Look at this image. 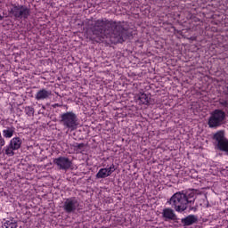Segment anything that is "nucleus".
I'll use <instances>...</instances> for the list:
<instances>
[{"label":"nucleus","mask_w":228,"mask_h":228,"mask_svg":"<svg viewBox=\"0 0 228 228\" xmlns=\"http://www.w3.org/2000/svg\"><path fill=\"white\" fill-rule=\"evenodd\" d=\"M77 208H79V201H77L76 197L66 199L62 206V209L65 213H68V215H70V213H76V209H77Z\"/></svg>","instance_id":"0eeeda50"},{"label":"nucleus","mask_w":228,"mask_h":228,"mask_svg":"<svg viewBox=\"0 0 228 228\" xmlns=\"http://www.w3.org/2000/svg\"><path fill=\"white\" fill-rule=\"evenodd\" d=\"M4 143H5V141H4V138H3V135L1 134V132H0V154H3V147H4Z\"/></svg>","instance_id":"a211bd4d"},{"label":"nucleus","mask_w":228,"mask_h":228,"mask_svg":"<svg viewBox=\"0 0 228 228\" xmlns=\"http://www.w3.org/2000/svg\"><path fill=\"white\" fill-rule=\"evenodd\" d=\"M92 31L96 37L108 38L110 44H124L131 33L129 29L125 28L124 23L120 21L109 20L102 19L93 21Z\"/></svg>","instance_id":"f257e3e1"},{"label":"nucleus","mask_w":228,"mask_h":228,"mask_svg":"<svg viewBox=\"0 0 228 228\" xmlns=\"http://www.w3.org/2000/svg\"><path fill=\"white\" fill-rule=\"evenodd\" d=\"M199 208V205H196L195 207H192L191 205H189V211H197Z\"/></svg>","instance_id":"b1692460"},{"label":"nucleus","mask_w":228,"mask_h":228,"mask_svg":"<svg viewBox=\"0 0 228 228\" xmlns=\"http://www.w3.org/2000/svg\"><path fill=\"white\" fill-rule=\"evenodd\" d=\"M3 228H17V223L12 221H6L3 225Z\"/></svg>","instance_id":"dca6fc26"},{"label":"nucleus","mask_w":228,"mask_h":228,"mask_svg":"<svg viewBox=\"0 0 228 228\" xmlns=\"http://www.w3.org/2000/svg\"><path fill=\"white\" fill-rule=\"evenodd\" d=\"M181 222L183 224V227H188L190 225H193V224H197V222H199V218L195 215H190L185 218H183Z\"/></svg>","instance_id":"1a4fd4ad"},{"label":"nucleus","mask_w":228,"mask_h":228,"mask_svg":"<svg viewBox=\"0 0 228 228\" xmlns=\"http://www.w3.org/2000/svg\"><path fill=\"white\" fill-rule=\"evenodd\" d=\"M49 97H51V91L46 89H41L36 94L37 101H44L45 99H49Z\"/></svg>","instance_id":"9b49d317"},{"label":"nucleus","mask_w":228,"mask_h":228,"mask_svg":"<svg viewBox=\"0 0 228 228\" xmlns=\"http://www.w3.org/2000/svg\"><path fill=\"white\" fill-rule=\"evenodd\" d=\"M13 151H16L15 148H12V146L9 144L5 149V154L7 156H14L15 152H13Z\"/></svg>","instance_id":"f3484780"},{"label":"nucleus","mask_w":228,"mask_h":228,"mask_svg":"<svg viewBox=\"0 0 228 228\" xmlns=\"http://www.w3.org/2000/svg\"><path fill=\"white\" fill-rule=\"evenodd\" d=\"M138 99L142 102V104H145L146 106H149V104H151V98L145 93L141 94Z\"/></svg>","instance_id":"2eb2a0df"},{"label":"nucleus","mask_w":228,"mask_h":228,"mask_svg":"<svg viewBox=\"0 0 228 228\" xmlns=\"http://www.w3.org/2000/svg\"><path fill=\"white\" fill-rule=\"evenodd\" d=\"M73 147H74L75 149H79V150L81 151V149H84V148H85V143H77V142H76V143L73 145Z\"/></svg>","instance_id":"4be33fe9"},{"label":"nucleus","mask_w":228,"mask_h":228,"mask_svg":"<svg viewBox=\"0 0 228 228\" xmlns=\"http://www.w3.org/2000/svg\"><path fill=\"white\" fill-rule=\"evenodd\" d=\"M52 106H53V108H61V105L60 103H55Z\"/></svg>","instance_id":"393cba45"},{"label":"nucleus","mask_w":228,"mask_h":228,"mask_svg":"<svg viewBox=\"0 0 228 228\" xmlns=\"http://www.w3.org/2000/svg\"><path fill=\"white\" fill-rule=\"evenodd\" d=\"M4 19V16L0 14V20H3Z\"/></svg>","instance_id":"bb28decb"},{"label":"nucleus","mask_w":228,"mask_h":228,"mask_svg":"<svg viewBox=\"0 0 228 228\" xmlns=\"http://www.w3.org/2000/svg\"><path fill=\"white\" fill-rule=\"evenodd\" d=\"M191 204H195V198L188 199L186 197L185 206H187V208H188V205L191 206Z\"/></svg>","instance_id":"6ab92c4d"},{"label":"nucleus","mask_w":228,"mask_h":228,"mask_svg":"<svg viewBox=\"0 0 228 228\" xmlns=\"http://www.w3.org/2000/svg\"><path fill=\"white\" fill-rule=\"evenodd\" d=\"M187 199H195V192L185 193Z\"/></svg>","instance_id":"5701e85b"},{"label":"nucleus","mask_w":228,"mask_h":228,"mask_svg":"<svg viewBox=\"0 0 228 228\" xmlns=\"http://www.w3.org/2000/svg\"><path fill=\"white\" fill-rule=\"evenodd\" d=\"M9 145H11V147L17 151L20 149V145H22V141H20V137H14L11 140Z\"/></svg>","instance_id":"ddd939ff"},{"label":"nucleus","mask_w":228,"mask_h":228,"mask_svg":"<svg viewBox=\"0 0 228 228\" xmlns=\"http://www.w3.org/2000/svg\"><path fill=\"white\" fill-rule=\"evenodd\" d=\"M14 133H15V127H13V126H6L3 130L4 138H12V136H13Z\"/></svg>","instance_id":"f8f14e48"},{"label":"nucleus","mask_w":228,"mask_h":228,"mask_svg":"<svg viewBox=\"0 0 228 228\" xmlns=\"http://www.w3.org/2000/svg\"><path fill=\"white\" fill-rule=\"evenodd\" d=\"M162 216L166 220H177V216H175L172 208H165L162 212Z\"/></svg>","instance_id":"9d476101"},{"label":"nucleus","mask_w":228,"mask_h":228,"mask_svg":"<svg viewBox=\"0 0 228 228\" xmlns=\"http://www.w3.org/2000/svg\"><path fill=\"white\" fill-rule=\"evenodd\" d=\"M96 179H106V177H110V174L108 173V169L101 168L99 172L95 175Z\"/></svg>","instance_id":"4468645a"},{"label":"nucleus","mask_w":228,"mask_h":228,"mask_svg":"<svg viewBox=\"0 0 228 228\" xmlns=\"http://www.w3.org/2000/svg\"><path fill=\"white\" fill-rule=\"evenodd\" d=\"M106 170L109 175H111V174H113V171L115 170V165L112 164L109 168H106Z\"/></svg>","instance_id":"412c9836"},{"label":"nucleus","mask_w":228,"mask_h":228,"mask_svg":"<svg viewBox=\"0 0 228 228\" xmlns=\"http://www.w3.org/2000/svg\"><path fill=\"white\" fill-rule=\"evenodd\" d=\"M9 13L15 19H28L31 13V11L25 5H17L12 4Z\"/></svg>","instance_id":"20e7f679"},{"label":"nucleus","mask_w":228,"mask_h":228,"mask_svg":"<svg viewBox=\"0 0 228 228\" xmlns=\"http://www.w3.org/2000/svg\"><path fill=\"white\" fill-rule=\"evenodd\" d=\"M54 165H57L59 170H70L72 168V162L67 157H59L53 159Z\"/></svg>","instance_id":"6e6552de"},{"label":"nucleus","mask_w":228,"mask_h":228,"mask_svg":"<svg viewBox=\"0 0 228 228\" xmlns=\"http://www.w3.org/2000/svg\"><path fill=\"white\" fill-rule=\"evenodd\" d=\"M61 124L71 131H76L77 126H79V123H77V116L72 111L65 112L61 115Z\"/></svg>","instance_id":"7ed1b4c3"},{"label":"nucleus","mask_w":228,"mask_h":228,"mask_svg":"<svg viewBox=\"0 0 228 228\" xmlns=\"http://www.w3.org/2000/svg\"><path fill=\"white\" fill-rule=\"evenodd\" d=\"M173 208H175V211L178 213H183V211H186V193L184 191H178L175 193L167 201Z\"/></svg>","instance_id":"f03ea898"},{"label":"nucleus","mask_w":228,"mask_h":228,"mask_svg":"<svg viewBox=\"0 0 228 228\" xmlns=\"http://www.w3.org/2000/svg\"><path fill=\"white\" fill-rule=\"evenodd\" d=\"M213 140L217 143V149L224 152H228V140L225 138L224 131H218L213 135Z\"/></svg>","instance_id":"423d86ee"},{"label":"nucleus","mask_w":228,"mask_h":228,"mask_svg":"<svg viewBox=\"0 0 228 228\" xmlns=\"http://www.w3.org/2000/svg\"><path fill=\"white\" fill-rule=\"evenodd\" d=\"M27 115H28V117L35 115V109H33L32 107H28L27 108Z\"/></svg>","instance_id":"aec40b11"},{"label":"nucleus","mask_w":228,"mask_h":228,"mask_svg":"<svg viewBox=\"0 0 228 228\" xmlns=\"http://www.w3.org/2000/svg\"><path fill=\"white\" fill-rule=\"evenodd\" d=\"M224 120H225V112L222 110H216L208 118V127H219L224 123Z\"/></svg>","instance_id":"39448f33"},{"label":"nucleus","mask_w":228,"mask_h":228,"mask_svg":"<svg viewBox=\"0 0 228 228\" xmlns=\"http://www.w3.org/2000/svg\"><path fill=\"white\" fill-rule=\"evenodd\" d=\"M221 174H223V175H225V169L222 168L221 169Z\"/></svg>","instance_id":"a878e982"}]
</instances>
